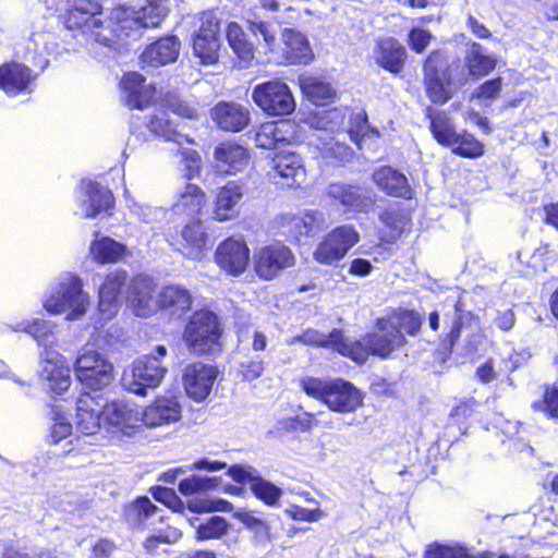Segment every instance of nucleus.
<instances>
[{
	"label": "nucleus",
	"instance_id": "f257e3e1",
	"mask_svg": "<svg viewBox=\"0 0 558 558\" xmlns=\"http://www.w3.org/2000/svg\"><path fill=\"white\" fill-rule=\"evenodd\" d=\"M423 86L430 101L424 109L428 130L433 138L441 146L450 143L456 132L451 117L446 110L435 108L446 105L453 96L452 73L448 56L442 49L429 51L422 63Z\"/></svg>",
	"mask_w": 558,
	"mask_h": 558
},
{
	"label": "nucleus",
	"instance_id": "f03ea898",
	"mask_svg": "<svg viewBox=\"0 0 558 558\" xmlns=\"http://www.w3.org/2000/svg\"><path fill=\"white\" fill-rule=\"evenodd\" d=\"M102 12L101 0H66L63 25L69 31L80 32L105 47L113 48L116 21L112 9L106 19L101 17Z\"/></svg>",
	"mask_w": 558,
	"mask_h": 558
},
{
	"label": "nucleus",
	"instance_id": "7ed1b4c3",
	"mask_svg": "<svg viewBox=\"0 0 558 558\" xmlns=\"http://www.w3.org/2000/svg\"><path fill=\"white\" fill-rule=\"evenodd\" d=\"M300 387L306 396L318 400L335 413H354L364 407L365 393L352 381L340 377L323 379L306 376L301 378Z\"/></svg>",
	"mask_w": 558,
	"mask_h": 558
},
{
	"label": "nucleus",
	"instance_id": "20e7f679",
	"mask_svg": "<svg viewBox=\"0 0 558 558\" xmlns=\"http://www.w3.org/2000/svg\"><path fill=\"white\" fill-rule=\"evenodd\" d=\"M225 328L219 315L209 308H198L187 318L182 340L196 356H211L222 352Z\"/></svg>",
	"mask_w": 558,
	"mask_h": 558
},
{
	"label": "nucleus",
	"instance_id": "39448f33",
	"mask_svg": "<svg viewBox=\"0 0 558 558\" xmlns=\"http://www.w3.org/2000/svg\"><path fill=\"white\" fill-rule=\"evenodd\" d=\"M407 343V338L399 332L391 333L389 330L375 328L362 335L360 339L351 340L347 337L344 357L359 365L366 363L369 356L386 360Z\"/></svg>",
	"mask_w": 558,
	"mask_h": 558
},
{
	"label": "nucleus",
	"instance_id": "423d86ee",
	"mask_svg": "<svg viewBox=\"0 0 558 558\" xmlns=\"http://www.w3.org/2000/svg\"><path fill=\"white\" fill-rule=\"evenodd\" d=\"M413 213L414 208L403 202L388 201L377 215V246L389 250L408 236L413 229Z\"/></svg>",
	"mask_w": 558,
	"mask_h": 558
},
{
	"label": "nucleus",
	"instance_id": "0eeeda50",
	"mask_svg": "<svg viewBox=\"0 0 558 558\" xmlns=\"http://www.w3.org/2000/svg\"><path fill=\"white\" fill-rule=\"evenodd\" d=\"M325 195L331 206L340 208L344 214L367 215L376 205V195L371 187L356 181L330 182Z\"/></svg>",
	"mask_w": 558,
	"mask_h": 558
},
{
	"label": "nucleus",
	"instance_id": "6e6552de",
	"mask_svg": "<svg viewBox=\"0 0 558 558\" xmlns=\"http://www.w3.org/2000/svg\"><path fill=\"white\" fill-rule=\"evenodd\" d=\"M112 19L116 21L114 47H117L123 45L138 28L158 27L165 19V13L151 2L138 10L118 4L112 8Z\"/></svg>",
	"mask_w": 558,
	"mask_h": 558
},
{
	"label": "nucleus",
	"instance_id": "1a4fd4ad",
	"mask_svg": "<svg viewBox=\"0 0 558 558\" xmlns=\"http://www.w3.org/2000/svg\"><path fill=\"white\" fill-rule=\"evenodd\" d=\"M252 260L255 275L264 281L278 278L296 263L293 251L281 241H274L255 248Z\"/></svg>",
	"mask_w": 558,
	"mask_h": 558
},
{
	"label": "nucleus",
	"instance_id": "9d476101",
	"mask_svg": "<svg viewBox=\"0 0 558 558\" xmlns=\"http://www.w3.org/2000/svg\"><path fill=\"white\" fill-rule=\"evenodd\" d=\"M153 498L177 513H184L187 509L192 513L203 514L211 512H231L233 505L222 498H190L186 502L171 487L154 485L149 487Z\"/></svg>",
	"mask_w": 558,
	"mask_h": 558
},
{
	"label": "nucleus",
	"instance_id": "9b49d317",
	"mask_svg": "<svg viewBox=\"0 0 558 558\" xmlns=\"http://www.w3.org/2000/svg\"><path fill=\"white\" fill-rule=\"evenodd\" d=\"M167 371L159 357L145 354L134 360L130 368L124 371L122 383L129 391L146 396L147 389L156 388L161 384Z\"/></svg>",
	"mask_w": 558,
	"mask_h": 558
},
{
	"label": "nucleus",
	"instance_id": "f8f14e48",
	"mask_svg": "<svg viewBox=\"0 0 558 558\" xmlns=\"http://www.w3.org/2000/svg\"><path fill=\"white\" fill-rule=\"evenodd\" d=\"M74 373L83 389L104 390L113 380V366L97 351L80 354L74 363Z\"/></svg>",
	"mask_w": 558,
	"mask_h": 558
},
{
	"label": "nucleus",
	"instance_id": "ddd939ff",
	"mask_svg": "<svg viewBox=\"0 0 558 558\" xmlns=\"http://www.w3.org/2000/svg\"><path fill=\"white\" fill-rule=\"evenodd\" d=\"M252 98L268 116H288L295 109V101L289 86L278 80L255 85Z\"/></svg>",
	"mask_w": 558,
	"mask_h": 558
},
{
	"label": "nucleus",
	"instance_id": "4468645a",
	"mask_svg": "<svg viewBox=\"0 0 558 558\" xmlns=\"http://www.w3.org/2000/svg\"><path fill=\"white\" fill-rule=\"evenodd\" d=\"M359 241L360 234L352 225L338 226L317 244L313 257L320 265H333L341 260Z\"/></svg>",
	"mask_w": 558,
	"mask_h": 558
},
{
	"label": "nucleus",
	"instance_id": "2eb2a0df",
	"mask_svg": "<svg viewBox=\"0 0 558 558\" xmlns=\"http://www.w3.org/2000/svg\"><path fill=\"white\" fill-rule=\"evenodd\" d=\"M87 295L83 292L82 280L78 276H70L59 283L57 290L51 293L44 303L50 314H60L70 310V317L76 318L86 310Z\"/></svg>",
	"mask_w": 558,
	"mask_h": 558
},
{
	"label": "nucleus",
	"instance_id": "dca6fc26",
	"mask_svg": "<svg viewBox=\"0 0 558 558\" xmlns=\"http://www.w3.org/2000/svg\"><path fill=\"white\" fill-rule=\"evenodd\" d=\"M75 426L83 435H94L100 428L101 416H105L107 400L102 390L83 389L76 399Z\"/></svg>",
	"mask_w": 558,
	"mask_h": 558
},
{
	"label": "nucleus",
	"instance_id": "f3484780",
	"mask_svg": "<svg viewBox=\"0 0 558 558\" xmlns=\"http://www.w3.org/2000/svg\"><path fill=\"white\" fill-rule=\"evenodd\" d=\"M303 140L300 125L291 119L265 122L259 125L255 135L256 145L266 149L301 144Z\"/></svg>",
	"mask_w": 558,
	"mask_h": 558
},
{
	"label": "nucleus",
	"instance_id": "a211bd4d",
	"mask_svg": "<svg viewBox=\"0 0 558 558\" xmlns=\"http://www.w3.org/2000/svg\"><path fill=\"white\" fill-rule=\"evenodd\" d=\"M220 21L211 13L201 16V25L196 31L192 48L202 64L210 65L218 62L220 50Z\"/></svg>",
	"mask_w": 558,
	"mask_h": 558
},
{
	"label": "nucleus",
	"instance_id": "6ab92c4d",
	"mask_svg": "<svg viewBox=\"0 0 558 558\" xmlns=\"http://www.w3.org/2000/svg\"><path fill=\"white\" fill-rule=\"evenodd\" d=\"M158 284L154 278L138 274L132 277L126 289V301L138 317H150L157 312Z\"/></svg>",
	"mask_w": 558,
	"mask_h": 558
},
{
	"label": "nucleus",
	"instance_id": "aec40b11",
	"mask_svg": "<svg viewBox=\"0 0 558 558\" xmlns=\"http://www.w3.org/2000/svg\"><path fill=\"white\" fill-rule=\"evenodd\" d=\"M214 259L228 276L239 277L250 264V247L244 239L230 235L217 245Z\"/></svg>",
	"mask_w": 558,
	"mask_h": 558
},
{
	"label": "nucleus",
	"instance_id": "412c9836",
	"mask_svg": "<svg viewBox=\"0 0 558 558\" xmlns=\"http://www.w3.org/2000/svg\"><path fill=\"white\" fill-rule=\"evenodd\" d=\"M217 366L201 361L185 365L182 373V384L186 396L195 402L206 400L218 377Z\"/></svg>",
	"mask_w": 558,
	"mask_h": 558
},
{
	"label": "nucleus",
	"instance_id": "4be33fe9",
	"mask_svg": "<svg viewBox=\"0 0 558 558\" xmlns=\"http://www.w3.org/2000/svg\"><path fill=\"white\" fill-rule=\"evenodd\" d=\"M171 236V245L189 259L201 260L209 250L208 234L201 219H192Z\"/></svg>",
	"mask_w": 558,
	"mask_h": 558
},
{
	"label": "nucleus",
	"instance_id": "5701e85b",
	"mask_svg": "<svg viewBox=\"0 0 558 558\" xmlns=\"http://www.w3.org/2000/svg\"><path fill=\"white\" fill-rule=\"evenodd\" d=\"M181 49L175 35H165L147 45L138 57L142 70L158 69L178 60Z\"/></svg>",
	"mask_w": 558,
	"mask_h": 558
},
{
	"label": "nucleus",
	"instance_id": "b1692460",
	"mask_svg": "<svg viewBox=\"0 0 558 558\" xmlns=\"http://www.w3.org/2000/svg\"><path fill=\"white\" fill-rule=\"evenodd\" d=\"M372 181L386 196L411 201L415 196V190L410 184L408 177L389 165L377 167L372 172Z\"/></svg>",
	"mask_w": 558,
	"mask_h": 558
},
{
	"label": "nucleus",
	"instance_id": "393cba45",
	"mask_svg": "<svg viewBox=\"0 0 558 558\" xmlns=\"http://www.w3.org/2000/svg\"><path fill=\"white\" fill-rule=\"evenodd\" d=\"M422 325L423 319L415 310L397 307L386 316L376 318L374 328L389 330L391 333L399 332L407 338V336L416 337L421 332Z\"/></svg>",
	"mask_w": 558,
	"mask_h": 558
},
{
	"label": "nucleus",
	"instance_id": "a878e982",
	"mask_svg": "<svg viewBox=\"0 0 558 558\" xmlns=\"http://www.w3.org/2000/svg\"><path fill=\"white\" fill-rule=\"evenodd\" d=\"M280 227L291 240L301 243L316 236L323 230V217L317 210H305L302 215L282 216Z\"/></svg>",
	"mask_w": 558,
	"mask_h": 558
},
{
	"label": "nucleus",
	"instance_id": "bb28decb",
	"mask_svg": "<svg viewBox=\"0 0 558 558\" xmlns=\"http://www.w3.org/2000/svg\"><path fill=\"white\" fill-rule=\"evenodd\" d=\"M269 173L274 179L284 180L288 186L300 185L306 178L304 159L294 151L278 150L271 157Z\"/></svg>",
	"mask_w": 558,
	"mask_h": 558
},
{
	"label": "nucleus",
	"instance_id": "cd10ccee",
	"mask_svg": "<svg viewBox=\"0 0 558 558\" xmlns=\"http://www.w3.org/2000/svg\"><path fill=\"white\" fill-rule=\"evenodd\" d=\"M104 418L109 425L131 434L143 426L142 407L130 400H113L107 403Z\"/></svg>",
	"mask_w": 558,
	"mask_h": 558
},
{
	"label": "nucleus",
	"instance_id": "c85d7f7f",
	"mask_svg": "<svg viewBox=\"0 0 558 558\" xmlns=\"http://www.w3.org/2000/svg\"><path fill=\"white\" fill-rule=\"evenodd\" d=\"M37 74L27 65L9 61L0 64V90L14 97L31 89Z\"/></svg>",
	"mask_w": 558,
	"mask_h": 558
},
{
	"label": "nucleus",
	"instance_id": "c756f323",
	"mask_svg": "<svg viewBox=\"0 0 558 558\" xmlns=\"http://www.w3.org/2000/svg\"><path fill=\"white\" fill-rule=\"evenodd\" d=\"M210 118L218 129L238 133L250 124L251 113L238 102L221 100L210 109Z\"/></svg>",
	"mask_w": 558,
	"mask_h": 558
},
{
	"label": "nucleus",
	"instance_id": "7c9ffc66",
	"mask_svg": "<svg viewBox=\"0 0 558 558\" xmlns=\"http://www.w3.org/2000/svg\"><path fill=\"white\" fill-rule=\"evenodd\" d=\"M146 77L138 72H126L120 81V89L130 109H145L155 98L156 88L146 85Z\"/></svg>",
	"mask_w": 558,
	"mask_h": 558
},
{
	"label": "nucleus",
	"instance_id": "2f4dec72",
	"mask_svg": "<svg viewBox=\"0 0 558 558\" xmlns=\"http://www.w3.org/2000/svg\"><path fill=\"white\" fill-rule=\"evenodd\" d=\"M374 59L379 68L397 76L404 71L408 52L398 39L386 37L377 40Z\"/></svg>",
	"mask_w": 558,
	"mask_h": 558
},
{
	"label": "nucleus",
	"instance_id": "473e14b6",
	"mask_svg": "<svg viewBox=\"0 0 558 558\" xmlns=\"http://www.w3.org/2000/svg\"><path fill=\"white\" fill-rule=\"evenodd\" d=\"M243 185L236 181H228L217 190L211 217L215 221L225 222L239 216V205L243 198Z\"/></svg>",
	"mask_w": 558,
	"mask_h": 558
},
{
	"label": "nucleus",
	"instance_id": "72a5a7b5",
	"mask_svg": "<svg viewBox=\"0 0 558 558\" xmlns=\"http://www.w3.org/2000/svg\"><path fill=\"white\" fill-rule=\"evenodd\" d=\"M193 306L191 291L181 284H166L158 291L157 312L165 311L170 316L181 318L187 314Z\"/></svg>",
	"mask_w": 558,
	"mask_h": 558
},
{
	"label": "nucleus",
	"instance_id": "f704fd0d",
	"mask_svg": "<svg viewBox=\"0 0 558 558\" xmlns=\"http://www.w3.org/2000/svg\"><path fill=\"white\" fill-rule=\"evenodd\" d=\"M142 415L144 426H161L180 420L181 405L174 397L158 396L149 405L142 408Z\"/></svg>",
	"mask_w": 558,
	"mask_h": 558
},
{
	"label": "nucleus",
	"instance_id": "c9c22d12",
	"mask_svg": "<svg viewBox=\"0 0 558 558\" xmlns=\"http://www.w3.org/2000/svg\"><path fill=\"white\" fill-rule=\"evenodd\" d=\"M225 32L227 43L235 56V65L239 69L252 66L256 57V48L248 34L238 22H229Z\"/></svg>",
	"mask_w": 558,
	"mask_h": 558
},
{
	"label": "nucleus",
	"instance_id": "e433bc0d",
	"mask_svg": "<svg viewBox=\"0 0 558 558\" xmlns=\"http://www.w3.org/2000/svg\"><path fill=\"white\" fill-rule=\"evenodd\" d=\"M214 157L217 167L227 174L243 171L250 162V153L242 145L225 141L215 148Z\"/></svg>",
	"mask_w": 558,
	"mask_h": 558
},
{
	"label": "nucleus",
	"instance_id": "4c0bfd02",
	"mask_svg": "<svg viewBox=\"0 0 558 558\" xmlns=\"http://www.w3.org/2000/svg\"><path fill=\"white\" fill-rule=\"evenodd\" d=\"M295 340L302 344L325 349L344 357L347 336L342 328H332L328 333L306 328L295 337Z\"/></svg>",
	"mask_w": 558,
	"mask_h": 558
},
{
	"label": "nucleus",
	"instance_id": "58836bf2",
	"mask_svg": "<svg viewBox=\"0 0 558 558\" xmlns=\"http://www.w3.org/2000/svg\"><path fill=\"white\" fill-rule=\"evenodd\" d=\"M85 218H95L102 214L108 217L113 215L116 199L108 187L97 181H89L85 187Z\"/></svg>",
	"mask_w": 558,
	"mask_h": 558
},
{
	"label": "nucleus",
	"instance_id": "ea45409f",
	"mask_svg": "<svg viewBox=\"0 0 558 558\" xmlns=\"http://www.w3.org/2000/svg\"><path fill=\"white\" fill-rule=\"evenodd\" d=\"M283 41V59L288 64H308L313 58V51L305 35L284 28L281 33Z\"/></svg>",
	"mask_w": 558,
	"mask_h": 558
},
{
	"label": "nucleus",
	"instance_id": "a19ab883",
	"mask_svg": "<svg viewBox=\"0 0 558 558\" xmlns=\"http://www.w3.org/2000/svg\"><path fill=\"white\" fill-rule=\"evenodd\" d=\"M128 271L114 269L107 274L99 288V308L104 312L116 311L118 300L129 284Z\"/></svg>",
	"mask_w": 558,
	"mask_h": 558
},
{
	"label": "nucleus",
	"instance_id": "79ce46f5",
	"mask_svg": "<svg viewBox=\"0 0 558 558\" xmlns=\"http://www.w3.org/2000/svg\"><path fill=\"white\" fill-rule=\"evenodd\" d=\"M299 85L307 100L316 106H326L336 99V90L330 83L315 76H300Z\"/></svg>",
	"mask_w": 558,
	"mask_h": 558
},
{
	"label": "nucleus",
	"instance_id": "37998d69",
	"mask_svg": "<svg viewBox=\"0 0 558 558\" xmlns=\"http://www.w3.org/2000/svg\"><path fill=\"white\" fill-rule=\"evenodd\" d=\"M182 535V531L172 525H167L165 529L147 535L142 543L145 555L148 558H156L162 554L169 555L171 550L161 546L175 544L181 539Z\"/></svg>",
	"mask_w": 558,
	"mask_h": 558
},
{
	"label": "nucleus",
	"instance_id": "c03bdc74",
	"mask_svg": "<svg viewBox=\"0 0 558 558\" xmlns=\"http://www.w3.org/2000/svg\"><path fill=\"white\" fill-rule=\"evenodd\" d=\"M125 244L116 241L110 236H100L92 241L89 253L98 264H116L126 254Z\"/></svg>",
	"mask_w": 558,
	"mask_h": 558
},
{
	"label": "nucleus",
	"instance_id": "a18cd8bd",
	"mask_svg": "<svg viewBox=\"0 0 558 558\" xmlns=\"http://www.w3.org/2000/svg\"><path fill=\"white\" fill-rule=\"evenodd\" d=\"M206 203L207 196L203 189L197 184L186 183L173 207L181 215L197 217Z\"/></svg>",
	"mask_w": 558,
	"mask_h": 558
},
{
	"label": "nucleus",
	"instance_id": "49530a36",
	"mask_svg": "<svg viewBox=\"0 0 558 558\" xmlns=\"http://www.w3.org/2000/svg\"><path fill=\"white\" fill-rule=\"evenodd\" d=\"M454 310V318L453 322L449 328V330L440 337L439 344H438V351L444 355V359H448L452 352L453 349L459 341L461 337V331L464 325V319L466 317L473 318L472 312L468 311L465 312L463 310V302L461 298H459L456 303L453 304Z\"/></svg>",
	"mask_w": 558,
	"mask_h": 558
},
{
	"label": "nucleus",
	"instance_id": "de8ad7c7",
	"mask_svg": "<svg viewBox=\"0 0 558 558\" xmlns=\"http://www.w3.org/2000/svg\"><path fill=\"white\" fill-rule=\"evenodd\" d=\"M464 61L469 75L475 80L488 75L497 64L495 58L485 54L482 45L476 41L470 44Z\"/></svg>",
	"mask_w": 558,
	"mask_h": 558
},
{
	"label": "nucleus",
	"instance_id": "09e8293b",
	"mask_svg": "<svg viewBox=\"0 0 558 558\" xmlns=\"http://www.w3.org/2000/svg\"><path fill=\"white\" fill-rule=\"evenodd\" d=\"M221 486V476L191 474L179 481L178 490L184 497L198 498L197 496L215 492Z\"/></svg>",
	"mask_w": 558,
	"mask_h": 558
},
{
	"label": "nucleus",
	"instance_id": "8fccbe9b",
	"mask_svg": "<svg viewBox=\"0 0 558 558\" xmlns=\"http://www.w3.org/2000/svg\"><path fill=\"white\" fill-rule=\"evenodd\" d=\"M444 147L450 148L453 155L468 159L480 158L485 151L484 144L466 130L456 131L450 143Z\"/></svg>",
	"mask_w": 558,
	"mask_h": 558
},
{
	"label": "nucleus",
	"instance_id": "3c124183",
	"mask_svg": "<svg viewBox=\"0 0 558 558\" xmlns=\"http://www.w3.org/2000/svg\"><path fill=\"white\" fill-rule=\"evenodd\" d=\"M157 510L158 507L147 496L142 495L124 506L123 518L133 527H145L147 520Z\"/></svg>",
	"mask_w": 558,
	"mask_h": 558
},
{
	"label": "nucleus",
	"instance_id": "603ef678",
	"mask_svg": "<svg viewBox=\"0 0 558 558\" xmlns=\"http://www.w3.org/2000/svg\"><path fill=\"white\" fill-rule=\"evenodd\" d=\"M40 377L46 381L47 389L54 395L63 393L71 385L70 368L68 364L43 367Z\"/></svg>",
	"mask_w": 558,
	"mask_h": 558
},
{
	"label": "nucleus",
	"instance_id": "864d4df0",
	"mask_svg": "<svg viewBox=\"0 0 558 558\" xmlns=\"http://www.w3.org/2000/svg\"><path fill=\"white\" fill-rule=\"evenodd\" d=\"M531 408L547 418L558 420V384H544L541 398L535 400Z\"/></svg>",
	"mask_w": 558,
	"mask_h": 558
},
{
	"label": "nucleus",
	"instance_id": "5fc2aeb1",
	"mask_svg": "<svg viewBox=\"0 0 558 558\" xmlns=\"http://www.w3.org/2000/svg\"><path fill=\"white\" fill-rule=\"evenodd\" d=\"M230 523L221 515H211L195 529V539L203 542L219 539L228 534Z\"/></svg>",
	"mask_w": 558,
	"mask_h": 558
},
{
	"label": "nucleus",
	"instance_id": "6e6d98bb",
	"mask_svg": "<svg viewBox=\"0 0 558 558\" xmlns=\"http://www.w3.org/2000/svg\"><path fill=\"white\" fill-rule=\"evenodd\" d=\"M252 494L268 507L279 506L282 497V489L258 474L251 486Z\"/></svg>",
	"mask_w": 558,
	"mask_h": 558
},
{
	"label": "nucleus",
	"instance_id": "4d7b16f0",
	"mask_svg": "<svg viewBox=\"0 0 558 558\" xmlns=\"http://www.w3.org/2000/svg\"><path fill=\"white\" fill-rule=\"evenodd\" d=\"M146 126L155 136L162 137L166 141H173L178 135L175 125L168 119L166 111L151 114Z\"/></svg>",
	"mask_w": 558,
	"mask_h": 558
},
{
	"label": "nucleus",
	"instance_id": "13d9d810",
	"mask_svg": "<svg viewBox=\"0 0 558 558\" xmlns=\"http://www.w3.org/2000/svg\"><path fill=\"white\" fill-rule=\"evenodd\" d=\"M235 518L250 531H252L256 536L270 541V525L269 523L255 515L252 510H242L235 513Z\"/></svg>",
	"mask_w": 558,
	"mask_h": 558
},
{
	"label": "nucleus",
	"instance_id": "bf43d9fd",
	"mask_svg": "<svg viewBox=\"0 0 558 558\" xmlns=\"http://www.w3.org/2000/svg\"><path fill=\"white\" fill-rule=\"evenodd\" d=\"M23 331L31 335L40 345H47L53 341V326L45 319L34 318L27 322Z\"/></svg>",
	"mask_w": 558,
	"mask_h": 558
},
{
	"label": "nucleus",
	"instance_id": "052dcab7",
	"mask_svg": "<svg viewBox=\"0 0 558 558\" xmlns=\"http://www.w3.org/2000/svg\"><path fill=\"white\" fill-rule=\"evenodd\" d=\"M424 558H477L463 546L447 544H432L424 553Z\"/></svg>",
	"mask_w": 558,
	"mask_h": 558
},
{
	"label": "nucleus",
	"instance_id": "680f3d73",
	"mask_svg": "<svg viewBox=\"0 0 558 558\" xmlns=\"http://www.w3.org/2000/svg\"><path fill=\"white\" fill-rule=\"evenodd\" d=\"M502 88V78L496 76L484 81L472 93L471 98L485 104L493 101L500 94Z\"/></svg>",
	"mask_w": 558,
	"mask_h": 558
},
{
	"label": "nucleus",
	"instance_id": "e2e57ef3",
	"mask_svg": "<svg viewBox=\"0 0 558 558\" xmlns=\"http://www.w3.org/2000/svg\"><path fill=\"white\" fill-rule=\"evenodd\" d=\"M368 129V116L365 110H361L350 116L348 133L355 144L359 145L363 141L367 135Z\"/></svg>",
	"mask_w": 558,
	"mask_h": 558
},
{
	"label": "nucleus",
	"instance_id": "0e129e2a",
	"mask_svg": "<svg viewBox=\"0 0 558 558\" xmlns=\"http://www.w3.org/2000/svg\"><path fill=\"white\" fill-rule=\"evenodd\" d=\"M265 369L264 360L260 356H251L239 363L236 375L243 381H253L259 378Z\"/></svg>",
	"mask_w": 558,
	"mask_h": 558
},
{
	"label": "nucleus",
	"instance_id": "69168bd1",
	"mask_svg": "<svg viewBox=\"0 0 558 558\" xmlns=\"http://www.w3.org/2000/svg\"><path fill=\"white\" fill-rule=\"evenodd\" d=\"M318 422L314 413L304 412L302 415L289 416L282 420L286 432H310Z\"/></svg>",
	"mask_w": 558,
	"mask_h": 558
},
{
	"label": "nucleus",
	"instance_id": "338daca9",
	"mask_svg": "<svg viewBox=\"0 0 558 558\" xmlns=\"http://www.w3.org/2000/svg\"><path fill=\"white\" fill-rule=\"evenodd\" d=\"M183 163V177L186 180H192L201 175L202 158L194 149L184 148L180 150Z\"/></svg>",
	"mask_w": 558,
	"mask_h": 558
},
{
	"label": "nucleus",
	"instance_id": "774afa93",
	"mask_svg": "<svg viewBox=\"0 0 558 558\" xmlns=\"http://www.w3.org/2000/svg\"><path fill=\"white\" fill-rule=\"evenodd\" d=\"M433 35L423 28H411L408 34V44L415 53H422L429 46Z\"/></svg>",
	"mask_w": 558,
	"mask_h": 558
}]
</instances>
